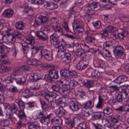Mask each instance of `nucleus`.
Listing matches in <instances>:
<instances>
[{"label":"nucleus","instance_id":"1","mask_svg":"<svg viewBox=\"0 0 129 129\" xmlns=\"http://www.w3.org/2000/svg\"><path fill=\"white\" fill-rule=\"evenodd\" d=\"M46 112L43 110L38 113L36 115L37 118L39 119L40 121L42 124L48 125L50 122V115H48L46 116Z\"/></svg>","mask_w":129,"mask_h":129},{"label":"nucleus","instance_id":"2","mask_svg":"<svg viewBox=\"0 0 129 129\" xmlns=\"http://www.w3.org/2000/svg\"><path fill=\"white\" fill-rule=\"evenodd\" d=\"M16 114L19 119V121L17 122V125L19 127L23 126L26 124L27 116L23 110H19Z\"/></svg>","mask_w":129,"mask_h":129},{"label":"nucleus","instance_id":"3","mask_svg":"<svg viewBox=\"0 0 129 129\" xmlns=\"http://www.w3.org/2000/svg\"><path fill=\"white\" fill-rule=\"evenodd\" d=\"M99 3L96 2H94L90 4H88V6L85 8L87 11L86 14L92 15L94 14V12L93 9L97 8L100 6Z\"/></svg>","mask_w":129,"mask_h":129},{"label":"nucleus","instance_id":"4","mask_svg":"<svg viewBox=\"0 0 129 129\" xmlns=\"http://www.w3.org/2000/svg\"><path fill=\"white\" fill-rule=\"evenodd\" d=\"M35 43V41L34 39L31 38L26 39L25 42L22 44V49L23 52L25 53H27L28 52L29 47L28 44L33 45Z\"/></svg>","mask_w":129,"mask_h":129},{"label":"nucleus","instance_id":"5","mask_svg":"<svg viewBox=\"0 0 129 129\" xmlns=\"http://www.w3.org/2000/svg\"><path fill=\"white\" fill-rule=\"evenodd\" d=\"M113 52L116 58H120L124 53V48L121 46H117L114 49Z\"/></svg>","mask_w":129,"mask_h":129},{"label":"nucleus","instance_id":"6","mask_svg":"<svg viewBox=\"0 0 129 129\" xmlns=\"http://www.w3.org/2000/svg\"><path fill=\"white\" fill-rule=\"evenodd\" d=\"M1 40L4 43L7 42L14 44L15 41V37L11 34H6L3 36Z\"/></svg>","mask_w":129,"mask_h":129},{"label":"nucleus","instance_id":"7","mask_svg":"<svg viewBox=\"0 0 129 129\" xmlns=\"http://www.w3.org/2000/svg\"><path fill=\"white\" fill-rule=\"evenodd\" d=\"M89 62L88 60L86 58L82 59L77 65V69L80 71L85 69L88 67Z\"/></svg>","mask_w":129,"mask_h":129},{"label":"nucleus","instance_id":"8","mask_svg":"<svg viewBox=\"0 0 129 129\" xmlns=\"http://www.w3.org/2000/svg\"><path fill=\"white\" fill-rule=\"evenodd\" d=\"M21 7L24 9V13L27 15L29 16H32L34 14L32 9L29 7L27 3L24 4L21 6Z\"/></svg>","mask_w":129,"mask_h":129},{"label":"nucleus","instance_id":"9","mask_svg":"<svg viewBox=\"0 0 129 129\" xmlns=\"http://www.w3.org/2000/svg\"><path fill=\"white\" fill-rule=\"evenodd\" d=\"M9 106L11 108V113H8L6 114V115L9 116L8 118L10 119L12 117V116L13 113V111H14V113L15 114H17V112L19 111V108L15 104H12L10 106Z\"/></svg>","mask_w":129,"mask_h":129},{"label":"nucleus","instance_id":"10","mask_svg":"<svg viewBox=\"0 0 129 129\" xmlns=\"http://www.w3.org/2000/svg\"><path fill=\"white\" fill-rule=\"evenodd\" d=\"M36 35L39 39L43 41H46L48 39L47 34L42 31L37 32Z\"/></svg>","mask_w":129,"mask_h":129},{"label":"nucleus","instance_id":"11","mask_svg":"<svg viewBox=\"0 0 129 129\" xmlns=\"http://www.w3.org/2000/svg\"><path fill=\"white\" fill-rule=\"evenodd\" d=\"M79 105L78 103L73 101H70L69 103L70 108L73 111H77L79 110Z\"/></svg>","mask_w":129,"mask_h":129},{"label":"nucleus","instance_id":"12","mask_svg":"<svg viewBox=\"0 0 129 129\" xmlns=\"http://www.w3.org/2000/svg\"><path fill=\"white\" fill-rule=\"evenodd\" d=\"M49 74H50V76L54 79L57 80L59 77L58 71L54 69L50 70L49 71Z\"/></svg>","mask_w":129,"mask_h":129},{"label":"nucleus","instance_id":"13","mask_svg":"<svg viewBox=\"0 0 129 129\" xmlns=\"http://www.w3.org/2000/svg\"><path fill=\"white\" fill-rule=\"evenodd\" d=\"M44 6L46 9L50 10H53L58 7L57 4L50 2H46Z\"/></svg>","mask_w":129,"mask_h":129},{"label":"nucleus","instance_id":"14","mask_svg":"<svg viewBox=\"0 0 129 129\" xmlns=\"http://www.w3.org/2000/svg\"><path fill=\"white\" fill-rule=\"evenodd\" d=\"M15 80V78L11 76H8L3 81V84L5 86H9L10 84L13 83Z\"/></svg>","mask_w":129,"mask_h":129},{"label":"nucleus","instance_id":"15","mask_svg":"<svg viewBox=\"0 0 129 129\" xmlns=\"http://www.w3.org/2000/svg\"><path fill=\"white\" fill-rule=\"evenodd\" d=\"M64 57L63 58V61L67 64L71 62L72 59V55L68 53H64Z\"/></svg>","mask_w":129,"mask_h":129},{"label":"nucleus","instance_id":"16","mask_svg":"<svg viewBox=\"0 0 129 129\" xmlns=\"http://www.w3.org/2000/svg\"><path fill=\"white\" fill-rule=\"evenodd\" d=\"M71 90L67 84L63 85L61 87L60 94L67 95L69 94Z\"/></svg>","mask_w":129,"mask_h":129},{"label":"nucleus","instance_id":"17","mask_svg":"<svg viewBox=\"0 0 129 129\" xmlns=\"http://www.w3.org/2000/svg\"><path fill=\"white\" fill-rule=\"evenodd\" d=\"M76 55L80 57H82V59L86 58V55L84 50L81 48H78L76 52Z\"/></svg>","mask_w":129,"mask_h":129},{"label":"nucleus","instance_id":"18","mask_svg":"<svg viewBox=\"0 0 129 129\" xmlns=\"http://www.w3.org/2000/svg\"><path fill=\"white\" fill-rule=\"evenodd\" d=\"M13 11L11 9H6L4 12L3 14L4 17L7 18L11 17L13 14Z\"/></svg>","mask_w":129,"mask_h":129},{"label":"nucleus","instance_id":"19","mask_svg":"<svg viewBox=\"0 0 129 129\" xmlns=\"http://www.w3.org/2000/svg\"><path fill=\"white\" fill-rule=\"evenodd\" d=\"M30 78L31 80H33L36 81L42 79V77L40 74L37 73H34L31 74L30 76Z\"/></svg>","mask_w":129,"mask_h":129},{"label":"nucleus","instance_id":"20","mask_svg":"<svg viewBox=\"0 0 129 129\" xmlns=\"http://www.w3.org/2000/svg\"><path fill=\"white\" fill-rule=\"evenodd\" d=\"M15 102L17 104L20 109V110H24L25 108V103L20 99H17Z\"/></svg>","mask_w":129,"mask_h":129},{"label":"nucleus","instance_id":"21","mask_svg":"<svg viewBox=\"0 0 129 129\" xmlns=\"http://www.w3.org/2000/svg\"><path fill=\"white\" fill-rule=\"evenodd\" d=\"M50 39L52 44L54 45H57L59 41V37L55 36L53 34L50 36Z\"/></svg>","mask_w":129,"mask_h":129},{"label":"nucleus","instance_id":"22","mask_svg":"<svg viewBox=\"0 0 129 129\" xmlns=\"http://www.w3.org/2000/svg\"><path fill=\"white\" fill-rule=\"evenodd\" d=\"M57 45L59 49H60L61 51L63 52L65 50L66 43L63 40L59 41Z\"/></svg>","mask_w":129,"mask_h":129},{"label":"nucleus","instance_id":"23","mask_svg":"<svg viewBox=\"0 0 129 129\" xmlns=\"http://www.w3.org/2000/svg\"><path fill=\"white\" fill-rule=\"evenodd\" d=\"M98 100V101L96 105V108L98 109L102 108L104 100L100 95H99V96Z\"/></svg>","mask_w":129,"mask_h":129},{"label":"nucleus","instance_id":"24","mask_svg":"<svg viewBox=\"0 0 129 129\" xmlns=\"http://www.w3.org/2000/svg\"><path fill=\"white\" fill-rule=\"evenodd\" d=\"M95 40V38L93 37L88 36L85 37V42L87 43L90 45H94Z\"/></svg>","mask_w":129,"mask_h":129},{"label":"nucleus","instance_id":"25","mask_svg":"<svg viewBox=\"0 0 129 129\" xmlns=\"http://www.w3.org/2000/svg\"><path fill=\"white\" fill-rule=\"evenodd\" d=\"M84 85L86 87L89 88L94 85V81L93 80H87L83 83Z\"/></svg>","mask_w":129,"mask_h":129},{"label":"nucleus","instance_id":"26","mask_svg":"<svg viewBox=\"0 0 129 129\" xmlns=\"http://www.w3.org/2000/svg\"><path fill=\"white\" fill-rule=\"evenodd\" d=\"M51 88L53 91L56 92H59L60 93L61 87L59 84H53Z\"/></svg>","mask_w":129,"mask_h":129},{"label":"nucleus","instance_id":"27","mask_svg":"<svg viewBox=\"0 0 129 129\" xmlns=\"http://www.w3.org/2000/svg\"><path fill=\"white\" fill-rule=\"evenodd\" d=\"M15 26L16 29L20 30L23 29L24 27V23L21 21L16 22Z\"/></svg>","mask_w":129,"mask_h":129},{"label":"nucleus","instance_id":"28","mask_svg":"<svg viewBox=\"0 0 129 129\" xmlns=\"http://www.w3.org/2000/svg\"><path fill=\"white\" fill-rule=\"evenodd\" d=\"M103 113L104 114L109 115L113 113V110L111 108L108 107L103 110Z\"/></svg>","mask_w":129,"mask_h":129},{"label":"nucleus","instance_id":"29","mask_svg":"<svg viewBox=\"0 0 129 129\" xmlns=\"http://www.w3.org/2000/svg\"><path fill=\"white\" fill-rule=\"evenodd\" d=\"M11 70L12 68L10 67L0 66V73L8 72L11 71Z\"/></svg>","mask_w":129,"mask_h":129},{"label":"nucleus","instance_id":"30","mask_svg":"<svg viewBox=\"0 0 129 129\" xmlns=\"http://www.w3.org/2000/svg\"><path fill=\"white\" fill-rule=\"evenodd\" d=\"M122 92L119 91L116 95L115 100L117 102H121L122 101Z\"/></svg>","mask_w":129,"mask_h":129},{"label":"nucleus","instance_id":"31","mask_svg":"<svg viewBox=\"0 0 129 129\" xmlns=\"http://www.w3.org/2000/svg\"><path fill=\"white\" fill-rule=\"evenodd\" d=\"M93 106L94 104L92 103L91 101H87L83 105V108L86 109H91Z\"/></svg>","mask_w":129,"mask_h":129},{"label":"nucleus","instance_id":"32","mask_svg":"<svg viewBox=\"0 0 129 129\" xmlns=\"http://www.w3.org/2000/svg\"><path fill=\"white\" fill-rule=\"evenodd\" d=\"M52 27L55 32H58L60 33L61 35L63 34V29L60 26L57 25H53Z\"/></svg>","mask_w":129,"mask_h":129},{"label":"nucleus","instance_id":"33","mask_svg":"<svg viewBox=\"0 0 129 129\" xmlns=\"http://www.w3.org/2000/svg\"><path fill=\"white\" fill-rule=\"evenodd\" d=\"M78 83L77 82L73 80H71L68 84H67L71 89H74L75 87L78 85Z\"/></svg>","mask_w":129,"mask_h":129},{"label":"nucleus","instance_id":"34","mask_svg":"<svg viewBox=\"0 0 129 129\" xmlns=\"http://www.w3.org/2000/svg\"><path fill=\"white\" fill-rule=\"evenodd\" d=\"M51 121L52 123L54 124H60L62 121V120L60 117H56L52 119L51 120Z\"/></svg>","mask_w":129,"mask_h":129},{"label":"nucleus","instance_id":"35","mask_svg":"<svg viewBox=\"0 0 129 129\" xmlns=\"http://www.w3.org/2000/svg\"><path fill=\"white\" fill-rule=\"evenodd\" d=\"M101 116V113L97 112L92 116L91 119L92 120H96L100 119Z\"/></svg>","mask_w":129,"mask_h":129},{"label":"nucleus","instance_id":"36","mask_svg":"<svg viewBox=\"0 0 129 129\" xmlns=\"http://www.w3.org/2000/svg\"><path fill=\"white\" fill-rule=\"evenodd\" d=\"M66 99H67L64 97H62L60 99L56 100L55 103L56 104L58 105L63 104L66 102Z\"/></svg>","mask_w":129,"mask_h":129},{"label":"nucleus","instance_id":"37","mask_svg":"<svg viewBox=\"0 0 129 129\" xmlns=\"http://www.w3.org/2000/svg\"><path fill=\"white\" fill-rule=\"evenodd\" d=\"M22 95L23 97L27 98L31 96L32 93L28 90H26L22 92Z\"/></svg>","mask_w":129,"mask_h":129},{"label":"nucleus","instance_id":"38","mask_svg":"<svg viewBox=\"0 0 129 129\" xmlns=\"http://www.w3.org/2000/svg\"><path fill=\"white\" fill-rule=\"evenodd\" d=\"M26 78L24 77L15 79V80L17 83L19 84L24 83L26 82Z\"/></svg>","mask_w":129,"mask_h":129},{"label":"nucleus","instance_id":"39","mask_svg":"<svg viewBox=\"0 0 129 129\" xmlns=\"http://www.w3.org/2000/svg\"><path fill=\"white\" fill-rule=\"evenodd\" d=\"M116 117L118 120H119L122 122H123L125 121V117L124 115H122L120 113H119L116 115Z\"/></svg>","mask_w":129,"mask_h":129},{"label":"nucleus","instance_id":"40","mask_svg":"<svg viewBox=\"0 0 129 129\" xmlns=\"http://www.w3.org/2000/svg\"><path fill=\"white\" fill-rule=\"evenodd\" d=\"M42 48V46L38 47L33 46L31 48L32 54L36 53L38 51H40Z\"/></svg>","mask_w":129,"mask_h":129},{"label":"nucleus","instance_id":"41","mask_svg":"<svg viewBox=\"0 0 129 129\" xmlns=\"http://www.w3.org/2000/svg\"><path fill=\"white\" fill-rule=\"evenodd\" d=\"M10 123L7 119L4 120L0 121V126H7L9 125Z\"/></svg>","mask_w":129,"mask_h":129},{"label":"nucleus","instance_id":"42","mask_svg":"<svg viewBox=\"0 0 129 129\" xmlns=\"http://www.w3.org/2000/svg\"><path fill=\"white\" fill-rule=\"evenodd\" d=\"M57 96V94L54 92H48L47 101H50V98L51 97L55 98Z\"/></svg>","mask_w":129,"mask_h":129},{"label":"nucleus","instance_id":"43","mask_svg":"<svg viewBox=\"0 0 129 129\" xmlns=\"http://www.w3.org/2000/svg\"><path fill=\"white\" fill-rule=\"evenodd\" d=\"M48 103L46 102L43 100H40L41 103L42 105V108L43 109H46L47 108L49 107L50 106L49 105V102Z\"/></svg>","mask_w":129,"mask_h":129},{"label":"nucleus","instance_id":"44","mask_svg":"<svg viewBox=\"0 0 129 129\" xmlns=\"http://www.w3.org/2000/svg\"><path fill=\"white\" fill-rule=\"evenodd\" d=\"M56 114L60 116L64 115L65 113V110L62 107L61 108H59L57 109L56 112Z\"/></svg>","mask_w":129,"mask_h":129},{"label":"nucleus","instance_id":"45","mask_svg":"<svg viewBox=\"0 0 129 129\" xmlns=\"http://www.w3.org/2000/svg\"><path fill=\"white\" fill-rule=\"evenodd\" d=\"M42 24H43L39 16L37 18L35 19L34 23V25L35 27H37L41 25Z\"/></svg>","mask_w":129,"mask_h":129},{"label":"nucleus","instance_id":"46","mask_svg":"<svg viewBox=\"0 0 129 129\" xmlns=\"http://www.w3.org/2000/svg\"><path fill=\"white\" fill-rule=\"evenodd\" d=\"M42 49L40 50L41 54L42 56H43L44 57H45L48 53H49L51 51H49L47 49H44V47L42 46Z\"/></svg>","mask_w":129,"mask_h":129},{"label":"nucleus","instance_id":"47","mask_svg":"<svg viewBox=\"0 0 129 129\" xmlns=\"http://www.w3.org/2000/svg\"><path fill=\"white\" fill-rule=\"evenodd\" d=\"M121 89L122 92L128 93L129 92V85H123L121 86Z\"/></svg>","mask_w":129,"mask_h":129},{"label":"nucleus","instance_id":"48","mask_svg":"<svg viewBox=\"0 0 129 129\" xmlns=\"http://www.w3.org/2000/svg\"><path fill=\"white\" fill-rule=\"evenodd\" d=\"M87 128L86 124L84 122L79 123L76 127L77 129H86Z\"/></svg>","mask_w":129,"mask_h":129},{"label":"nucleus","instance_id":"49","mask_svg":"<svg viewBox=\"0 0 129 129\" xmlns=\"http://www.w3.org/2000/svg\"><path fill=\"white\" fill-rule=\"evenodd\" d=\"M94 27L95 28H100L101 27V22L99 21L93 22L92 23Z\"/></svg>","mask_w":129,"mask_h":129},{"label":"nucleus","instance_id":"50","mask_svg":"<svg viewBox=\"0 0 129 129\" xmlns=\"http://www.w3.org/2000/svg\"><path fill=\"white\" fill-rule=\"evenodd\" d=\"M38 63V61L35 59H31L28 60L27 63L28 65H36Z\"/></svg>","mask_w":129,"mask_h":129},{"label":"nucleus","instance_id":"51","mask_svg":"<svg viewBox=\"0 0 129 129\" xmlns=\"http://www.w3.org/2000/svg\"><path fill=\"white\" fill-rule=\"evenodd\" d=\"M40 84L36 83L34 84H31L30 86V88L34 90H37L39 89L40 87Z\"/></svg>","mask_w":129,"mask_h":129},{"label":"nucleus","instance_id":"52","mask_svg":"<svg viewBox=\"0 0 129 129\" xmlns=\"http://www.w3.org/2000/svg\"><path fill=\"white\" fill-rule=\"evenodd\" d=\"M123 100L125 102H127L129 101V97L127 93L122 92Z\"/></svg>","mask_w":129,"mask_h":129},{"label":"nucleus","instance_id":"53","mask_svg":"<svg viewBox=\"0 0 129 129\" xmlns=\"http://www.w3.org/2000/svg\"><path fill=\"white\" fill-rule=\"evenodd\" d=\"M109 88L111 91V92L119 90L120 88L119 86L116 85H112L110 86Z\"/></svg>","mask_w":129,"mask_h":129},{"label":"nucleus","instance_id":"54","mask_svg":"<svg viewBox=\"0 0 129 129\" xmlns=\"http://www.w3.org/2000/svg\"><path fill=\"white\" fill-rule=\"evenodd\" d=\"M46 81L49 83H50L53 81L52 78L50 76V74L48 73V75H46L44 78Z\"/></svg>","mask_w":129,"mask_h":129},{"label":"nucleus","instance_id":"55","mask_svg":"<svg viewBox=\"0 0 129 129\" xmlns=\"http://www.w3.org/2000/svg\"><path fill=\"white\" fill-rule=\"evenodd\" d=\"M48 61H51L53 59V54L52 52H51L48 53L45 57H44Z\"/></svg>","mask_w":129,"mask_h":129},{"label":"nucleus","instance_id":"56","mask_svg":"<svg viewBox=\"0 0 129 129\" xmlns=\"http://www.w3.org/2000/svg\"><path fill=\"white\" fill-rule=\"evenodd\" d=\"M9 91L12 93L15 94L17 92L18 90L16 87L12 86L9 88Z\"/></svg>","mask_w":129,"mask_h":129},{"label":"nucleus","instance_id":"57","mask_svg":"<svg viewBox=\"0 0 129 129\" xmlns=\"http://www.w3.org/2000/svg\"><path fill=\"white\" fill-rule=\"evenodd\" d=\"M32 2L36 4L41 5L44 3L43 0H32Z\"/></svg>","mask_w":129,"mask_h":129},{"label":"nucleus","instance_id":"58","mask_svg":"<svg viewBox=\"0 0 129 129\" xmlns=\"http://www.w3.org/2000/svg\"><path fill=\"white\" fill-rule=\"evenodd\" d=\"M43 24L46 23L47 21V18L46 16H44L42 15L39 16Z\"/></svg>","mask_w":129,"mask_h":129},{"label":"nucleus","instance_id":"59","mask_svg":"<svg viewBox=\"0 0 129 129\" xmlns=\"http://www.w3.org/2000/svg\"><path fill=\"white\" fill-rule=\"evenodd\" d=\"M108 31L110 33H113L116 31L115 28L112 26L109 25L107 26V28Z\"/></svg>","mask_w":129,"mask_h":129},{"label":"nucleus","instance_id":"60","mask_svg":"<svg viewBox=\"0 0 129 129\" xmlns=\"http://www.w3.org/2000/svg\"><path fill=\"white\" fill-rule=\"evenodd\" d=\"M101 34L105 37H107L108 36L109 34L107 30L106 29H103L100 32Z\"/></svg>","mask_w":129,"mask_h":129},{"label":"nucleus","instance_id":"61","mask_svg":"<svg viewBox=\"0 0 129 129\" xmlns=\"http://www.w3.org/2000/svg\"><path fill=\"white\" fill-rule=\"evenodd\" d=\"M48 92H45L43 91H41L39 92V94L44 97L47 100Z\"/></svg>","mask_w":129,"mask_h":129},{"label":"nucleus","instance_id":"62","mask_svg":"<svg viewBox=\"0 0 129 129\" xmlns=\"http://www.w3.org/2000/svg\"><path fill=\"white\" fill-rule=\"evenodd\" d=\"M20 70V68L19 67H16L15 70L13 71L11 74V76H15L16 75V74L18 72V71Z\"/></svg>","mask_w":129,"mask_h":129},{"label":"nucleus","instance_id":"63","mask_svg":"<svg viewBox=\"0 0 129 129\" xmlns=\"http://www.w3.org/2000/svg\"><path fill=\"white\" fill-rule=\"evenodd\" d=\"M92 124L96 129H105L100 124H96L93 123Z\"/></svg>","mask_w":129,"mask_h":129},{"label":"nucleus","instance_id":"64","mask_svg":"<svg viewBox=\"0 0 129 129\" xmlns=\"http://www.w3.org/2000/svg\"><path fill=\"white\" fill-rule=\"evenodd\" d=\"M39 127V125L31 124L28 126V128L29 129H38Z\"/></svg>","mask_w":129,"mask_h":129}]
</instances>
